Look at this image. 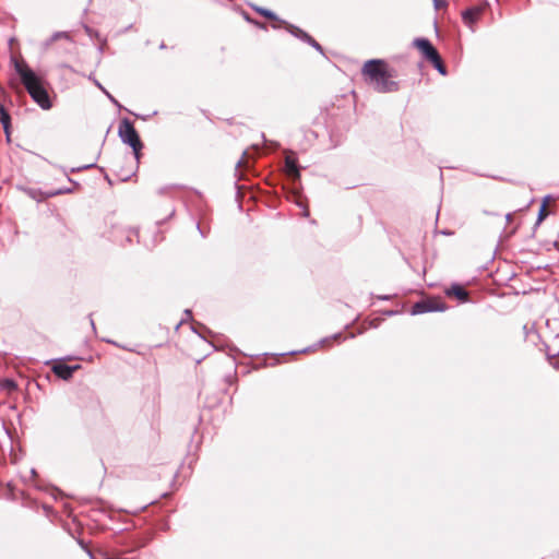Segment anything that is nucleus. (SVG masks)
I'll return each instance as SVG.
<instances>
[{"instance_id":"nucleus-8","label":"nucleus","mask_w":559,"mask_h":559,"mask_svg":"<svg viewBox=\"0 0 559 559\" xmlns=\"http://www.w3.org/2000/svg\"><path fill=\"white\" fill-rule=\"evenodd\" d=\"M481 12L483 8L480 7L469 8L462 13V19L466 25L472 26L479 19Z\"/></svg>"},{"instance_id":"nucleus-16","label":"nucleus","mask_w":559,"mask_h":559,"mask_svg":"<svg viewBox=\"0 0 559 559\" xmlns=\"http://www.w3.org/2000/svg\"><path fill=\"white\" fill-rule=\"evenodd\" d=\"M340 337H341V334H335V335H333V336H331V337L323 338V340L320 342V346H325V345L330 344L332 340H335V341H336V340H338Z\"/></svg>"},{"instance_id":"nucleus-4","label":"nucleus","mask_w":559,"mask_h":559,"mask_svg":"<svg viewBox=\"0 0 559 559\" xmlns=\"http://www.w3.org/2000/svg\"><path fill=\"white\" fill-rule=\"evenodd\" d=\"M445 306L437 300H421L416 302L411 310L412 314H421L425 312H432V311H444Z\"/></svg>"},{"instance_id":"nucleus-13","label":"nucleus","mask_w":559,"mask_h":559,"mask_svg":"<svg viewBox=\"0 0 559 559\" xmlns=\"http://www.w3.org/2000/svg\"><path fill=\"white\" fill-rule=\"evenodd\" d=\"M258 13L263 15L264 17H267L270 20H277V16L270 10L260 8V7H252Z\"/></svg>"},{"instance_id":"nucleus-1","label":"nucleus","mask_w":559,"mask_h":559,"mask_svg":"<svg viewBox=\"0 0 559 559\" xmlns=\"http://www.w3.org/2000/svg\"><path fill=\"white\" fill-rule=\"evenodd\" d=\"M361 74L366 83L378 93H392L399 90V83L394 81L395 71L382 59L366 61Z\"/></svg>"},{"instance_id":"nucleus-25","label":"nucleus","mask_w":559,"mask_h":559,"mask_svg":"<svg viewBox=\"0 0 559 559\" xmlns=\"http://www.w3.org/2000/svg\"><path fill=\"white\" fill-rule=\"evenodd\" d=\"M88 555H90V556H92V554H91V552H88ZM91 558H92V559H95V558H93V557H91Z\"/></svg>"},{"instance_id":"nucleus-3","label":"nucleus","mask_w":559,"mask_h":559,"mask_svg":"<svg viewBox=\"0 0 559 559\" xmlns=\"http://www.w3.org/2000/svg\"><path fill=\"white\" fill-rule=\"evenodd\" d=\"M118 134L124 144L132 147L134 159L138 163L140 159V151L143 145L131 121L123 119L119 126Z\"/></svg>"},{"instance_id":"nucleus-12","label":"nucleus","mask_w":559,"mask_h":559,"mask_svg":"<svg viewBox=\"0 0 559 559\" xmlns=\"http://www.w3.org/2000/svg\"><path fill=\"white\" fill-rule=\"evenodd\" d=\"M430 62L433 64V67L437 69V71L442 74V75H445L447 73V70L442 63V60L440 58V56L438 55L436 59H431Z\"/></svg>"},{"instance_id":"nucleus-9","label":"nucleus","mask_w":559,"mask_h":559,"mask_svg":"<svg viewBox=\"0 0 559 559\" xmlns=\"http://www.w3.org/2000/svg\"><path fill=\"white\" fill-rule=\"evenodd\" d=\"M447 295L454 296L461 301H467V292L459 284H453L449 289L445 290Z\"/></svg>"},{"instance_id":"nucleus-24","label":"nucleus","mask_w":559,"mask_h":559,"mask_svg":"<svg viewBox=\"0 0 559 559\" xmlns=\"http://www.w3.org/2000/svg\"><path fill=\"white\" fill-rule=\"evenodd\" d=\"M308 350H309V348H304L301 352H302V353H306V352H308Z\"/></svg>"},{"instance_id":"nucleus-5","label":"nucleus","mask_w":559,"mask_h":559,"mask_svg":"<svg viewBox=\"0 0 559 559\" xmlns=\"http://www.w3.org/2000/svg\"><path fill=\"white\" fill-rule=\"evenodd\" d=\"M414 46L424 55L427 60L436 59L439 55L432 44L426 38H416Z\"/></svg>"},{"instance_id":"nucleus-7","label":"nucleus","mask_w":559,"mask_h":559,"mask_svg":"<svg viewBox=\"0 0 559 559\" xmlns=\"http://www.w3.org/2000/svg\"><path fill=\"white\" fill-rule=\"evenodd\" d=\"M81 368L80 365H75V366H68L61 361L59 362H56L53 366H52V371L53 373L59 377L60 379L62 380H69L72 378L74 371L79 370Z\"/></svg>"},{"instance_id":"nucleus-15","label":"nucleus","mask_w":559,"mask_h":559,"mask_svg":"<svg viewBox=\"0 0 559 559\" xmlns=\"http://www.w3.org/2000/svg\"><path fill=\"white\" fill-rule=\"evenodd\" d=\"M60 38H67V39H68V38H69V34H68V33H66V32H57V33H55V34L51 36V39H50V40H51V41H56V40H58V39H60Z\"/></svg>"},{"instance_id":"nucleus-17","label":"nucleus","mask_w":559,"mask_h":559,"mask_svg":"<svg viewBox=\"0 0 559 559\" xmlns=\"http://www.w3.org/2000/svg\"><path fill=\"white\" fill-rule=\"evenodd\" d=\"M546 204L544 203L539 210V213H538V221H543L546 216Z\"/></svg>"},{"instance_id":"nucleus-11","label":"nucleus","mask_w":559,"mask_h":559,"mask_svg":"<svg viewBox=\"0 0 559 559\" xmlns=\"http://www.w3.org/2000/svg\"><path fill=\"white\" fill-rule=\"evenodd\" d=\"M0 122L3 127V130L7 136L10 135V127H11V118L9 112L4 109L3 106H0Z\"/></svg>"},{"instance_id":"nucleus-19","label":"nucleus","mask_w":559,"mask_h":559,"mask_svg":"<svg viewBox=\"0 0 559 559\" xmlns=\"http://www.w3.org/2000/svg\"><path fill=\"white\" fill-rule=\"evenodd\" d=\"M435 7L438 9L442 5L440 0H433Z\"/></svg>"},{"instance_id":"nucleus-2","label":"nucleus","mask_w":559,"mask_h":559,"mask_svg":"<svg viewBox=\"0 0 559 559\" xmlns=\"http://www.w3.org/2000/svg\"><path fill=\"white\" fill-rule=\"evenodd\" d=\"M14 70L32 99L41 109L49 110L52 103L46 90L44 78L34 72L24 60H14Z\"/></svg>"},{"instance_id":"nucleus-23","label":"nucleus","mask_w":559,"mask_h":559,"mask_svg":"<svg viewBox=\"0 0 559 559\" xmlns=\"http://www.w3.org/2000/svg\"><path fill=\"white\" fill-rule=\"evenodd\" d=\"M304 215H305V216H308V215H309L308 210H305Z\"/></svg>"},{"instance_id":"nucleus-18","label":"nucleus","mask_w":559,"mask_h":559,"mask_svg":"<svg viewBox=\"0 0 559 559\" xmlns=\"http://www.w3.org/2000/svg\"><path fill=\"white\" fill-rule=\"evenodd\" d=\"M106 96L115 104L118 105V102L115 99V97L107 91L104 92Z\"/></svg>"},{"instance_id":"nucleus-14","label":"nucleus","mask_w":559,"mask_h":559,"mask_svg":"<svg viewBox=\"0 0 559 559\" xmlns=\"http://www.w3.org/2000/svg\"><path fill=\"white\" fill-rule=\"evenodd\" d=\"M70 189H58V190H50L43 193L44 199L52 198L59 194L69 193Z\"/></svg>"},{"instance_id":"nucleus-10","label":"nucleus","mask_w":559,"mask_h":559,"mask_svg":"<svg viewBox=\"0 0 559 559\" xmlns=\"http://www.w3.org/2000/svg\"><path fill=\"white\" fill-rule=\"evenodd\" d=\"M286 171L294 179L299 178V168L295 158L287 156L285 160Z\"/></svg>"},{"instance_id":"nucleus-6","label":"nucleus","mask_w":559,"mask_h":559,"mask_svg":"<svg viewBox=\"0 0 559 559\" xmlns=\"http://www.w3.org/2000/svg\"><path fill=\"white\" fill-rule=\"evenodd\" d=\"M283 24H285L286 26V29L294 36L300 38L301 40L304 41H307L309 43L313 48H316L317 50H319L320 52H322V47L311 37L309 36L306 32H304L302 29L298 28L297 26H294L292 24H287L286 22L282 21Z\"/></svg>"},{"instance_id":"nucleus-20","label":"nucleus","mask_w":559,"mask_h":559,"mask_svg":"<svg viewBox=\"0 0 559 559\" xmlns=\"http://www.w3.org/2000/svg\"><path fill=\"white\" fill-rule=\"evenodd\" d=\"M506 219H507V222H508V223H509V222H511V219H512V214H510V213H509V214H507V215H506Z\"/></svg>"},{"instance_id":"nucleus-22","label":"nucleus","mask_w":559,"mask_h":559,"mask_svg":"<svg viewBox=\"0 0 559 559\" xmlns=\"http://www.w3.org/2000/svg\"><path fill=\"white\" fill-rule=\"evenodd\" d=\"M242 163H243V159L238 160L237 166L240 167L242 165Z\"/></svg>"},{"instance_id":"nucleus-21","label":"nucleus","mask_w":559,"mask_h":559,"mask_svg":"<svg viewBox=\"0 0 559 559\" xmlns=\"http://www.w3.org/2000/svg\"><path fill=\"white\" fill-rule=\"evenodd\" d=\"M95 84L97 85V87H99L103 92H105L106 90L102 86L100 83H98L97 81H95Z\"/></svg>"}]
</instances>
